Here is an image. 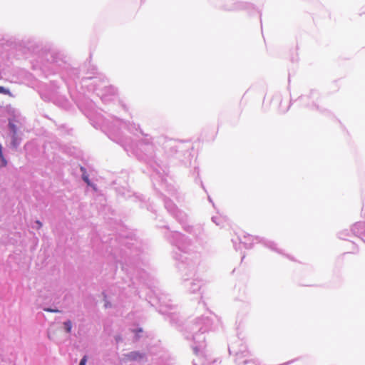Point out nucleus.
Listing matches in <instances>:
<instances>
[{
  "mask_svg": "<svg viewBox=\"0 0 365 365\" xmlns=\"http://www.w3.org/2000/svg\"><path fill=\"white\" fill-rule=\"evenodd\" d=\"M128 356L129 359H130L132 360H136L138 359L143 357V356L138 352H131L130 354H128Z\"/></svg>",
  "mask_w": 365,
  "mask_h": 365,
  "instance_id": "1",
  "label": "nucleus"
},
{
  "mask_svg": "<svg viewBox=\"0 0 365 365\" xmlns=\"http://www.w3.org/2000/svg\"><path fill=\"white\" fill-rule=\"evenodd\" d=\"M63 324H64L65 329H66V332L70 333L71 331V327H72L71 322L70 320L66 321L64 322Z\"/></svg>",
  "mask_w": 365,
  "mask_h": 365,
  "instance_id": "2",
  "label": "nucleus"
},
{
  "mask_svg": "<svg viewBox=\"0 0 365 365\" xmlns=\"http://www.w3.org/2000/svg\"><path fill=\"white\" fill-rule=\"evenodd\" d=\"M0 93L12 96V94L10 92V91L3 86H0Z\"/></svg>",
  "mask_w": 365,
  "mask_h": 365,
  "instance_id": "3",
  "label": "nucleus"
},
{
  "mask_svg": "<svg viewBox=\"0 0 365 365\" xmlns=\"http://www.w3.org/2000/svg\"><path fill=\"white\" fill-rule=\"evenodd\" d=\"M9 128L11 130V131L14 133V138H15V135L17 133V128L16 126L11 122H9Z\"/></svg>",
  "mask_w": 365,
  "mask_h": 365,
  "instance_id": "4",
  "label": "nucleus"
},
{
  "mask_svg": "<svg viewBox=\"0 0 365 365\" xmlns=\"http://www.w3.org/2000/svg\"><path fill=\"white\" fill-rule=\"evenodd\" d=\"M87 362V358L86 356H83V359L81 360L80 363L78 365H86Z\"/></svg>",
  "mask_w": 365,
  "mask_h": 365,
  "instance_id": "5",
  "label": "nucleus"
},
{
  "mask_svg": "<svg viewBox=\"0 0 365 365\" xmlns=\"http://www.w3.org/2000/svg\"><path fill=\"white\" fill-rule=\"evenodd\" d=\"M83 180L88 184V185H90V181H89V179H88V177L87 175L86 174H83Z\"/></svg>",
  "mask_w": 365,
  "mask_h": 365,
  "instance_id": "6",
  "label": "nucleus"
},
{
  "mask_svg": "<svg viewBox=\"0 0 365 365\" xmlns=\"http://www.w3.org/2000/svg\"><path fill=\"white\" fill-rule=\"evenodd\" d=\"M45 310L47 312H59L58 309H46Z\"/></svg>",
  "mask_w": 365,
  "mask_h": 365,
  "instance_id": "7",
  "label": "nucleus"
},
{
  "mask_svg": "<svg viewBox=\"0 0 365 365\" xmlns=\"http://www.w3.org/2000/svg\"><path fill=\"white\" fill-rule=\"evenodd\" d=\"M1 160L2 163V165L5 166L6 165V160H5V158L1 159Z\"/></svg>",
  "mask_w": 365,
  "mask_h": 365,
  "instance_id": "8",
  "label": "nucleus"
},
{
  "mask_svg": "<svg viewBox=\"0 0 365 365\" xmlns=\"http://www.w3.org/2000/svg\"><path fill=\"white\" fill-rule=\"evenodd\" d=\"M0 158H1V160L4 158L2 151H1V153H0Z\"/></svg>",
  "mask_w": 365,
  "mask_h": 365,
  "instance_id": "9",
  "label": "nucleus"
},
{
  "mask_svg": "<svg viewBox=\"0 0 365 365\" xmlns=\"http://www.w3.org/2000/svg\"><path fill=\"white\" fill-rule=\"evenodd\" d=\"M0 158H1V160L4 158L2 151H1V153H0Z\"/></svg>",
  "mask_w": 365,
  "mask_h": 365,
  "instance_id": "10",
  "label": "nucleus"
},
{
  "mask_svg": "<svg viewBox=\"0 0 365 365\" xmlns=\"http://www.w3.org/2000/svg\"><path fill=\"white\" fill-rule=\"evenodd\" d=\"M14 145H16V141H15V139L14 140Z\"/></svg>",
  "mask_w": 365,
  "mask_h": 365,
  "instance_id": "11",
  "label": "nucleus"
}]
</instances>
